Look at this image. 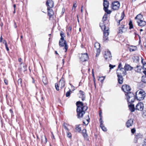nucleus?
<instances>
[{
	"instance_id": "obj_1",
	"label": "nucleus",
	"mask_w": 146,
	"mask_h": 146,
	"mask_svg": "<svg viewBox=\"0 0 146 146\" xmlns=\"http://www.w3.org/2000/svg\"><path fill=\"white\" fill-rule=\"evenodd\" d=\"M76 105L77 106L76 111L78 118L82 117L85 113V111L87 110L88 107L84 105L83 103L80 101L77 102Z\"/></svg>"
},
{
	"instance_id": "obj_2",
	"label": "nucleus",
	"mask_w": 146,
	"mask_h": 146,
	"mask_svg": "<svg viewBox=\"0 0 146 146\" xmlns=\"http://www.w3.org/2000/svg\"><path fill=\"white\" fill-rule=\"evenodd\" d=\"M136 98L138 100H143L146 96L145 92L142 90H138L135 93Z\"/></svg>"
},
{
	"instance_id": "obj_3",
	"label": "nucleus",
	"mask_w": 146,
	"mask_h": 146,
	"mask_svg": "<svg viewBox=\"0 0 146 146\" xmlns=\"http://www.w3.org/2000/svg\"><path fill=\"white\" fill-rule=\"evenodd\" d=\"M125 95L126 96L128 104H132L134 102L135 98V96L134 94L131 92H129V93L125 94Z\"/></svg>"
},
{
	"instance_id": "obj_4",
	"label": "nucleus",
	"mask_w": 146,
	"mask_h": 146,
	"mask_svg": "<svg viewBox=\"0 0 146 146\" xmlns=\"http://www.w3.org/2000/svg\"><path fill=\"white\" fill-rule=\"evenodd\" d=\"M59 45L60 47L64 46L63 49L65 50V52H66L68 48V45L66 42V40L63 38H61L59 42Z\"/></svg>"
},
{
	"instance_id": "obj_5",
	"label": "nucleus",
	"mask_w": 146,
	"mask_h": 146,
	"mask_svg": "<svg viewBox=\"0 0 146 146\" xmlns=\"http://www.w3.org/2000/svg\"><path fill=\"white\" fill-rule=\"evenodd\" d=\"M104 0V9L105 11L108 14H110L111 11L109 10H108V8L109 6V3L107 1V0Z\"/></svg>"
},
{
	"instance_id": "obj_6",
	"label": "nucleus",
	"mask_w": 146,
	"mask_h": 146,
	"mask_svg": "<svg viewBox=\"0 0 146 146\" xmlns=\"http://www.w3.org/2000/svg\"><path fill=\"white\" fill-rule=\"evenodd\" d=\"M117 75L124 76L126 74V72L124 69V68H121L120 69H118L117 70Z\"/></svg>"
},
{
	"instance_id": "obj_7",
	"label": "nucleus",
	"mask_w": 146,
	"mask_h": 146,
	"mask_svg": "<svg viewBox=\"0 0 146 146\" xmlns=\"http://www.w3.org/2000/svg\"><path fill=\"white\" fill-rule=\"evenodd\" d=\"M104 57L106 60L108 61L110 60L111 59V56L110 52L109 51L105 52Z\"/></svg>"
},
{
	"instance_id": "obj_8",
	"label": "nucleus",
	"mask_w": 146,
	"mask_h": 146,
	"mask_svg": "<svg viewBox=\"0 0 146 146\" xmlns=\"http://www.w3.org/2000/svg\"><path fill=\"white\" fill-rule=\"evenodd\" d=\"M80 60L83 62L86 61L88 59V56L86 53L84 54H81L79 56Z\"/></svg>"
},
{
	"instance_id": "obj_9",
	"label": "nucleus",
	"mask_w": 146,
	"mask_h": 146,
	"mask_svg": "<svg viewBox=\"0 0 146 146\" xmlns=\"http://www.w3.org/2000/svg\"><path fill=\"white\" fill-rule=\"evenodd\" d=\"M122 89L126 94L129 93V92H128L131 90L130 86L129 85L126 84L123 85L122 86Z\"/></svg>"
},
{
	"instance_id": "obj_10",
	"label": "nucleus",
	"mask_w": 146,
	"mask_h": 146,
	"mask_svg": "<svg viewBox=\"0 0 146 146\" xmlns=\"http://www.w3.org/2000/svg\"><path fill=\"white\" fill-rule=\"evenodd\" d=\"M144 106L143 104L141 102L139 103L136 106L135 110L142 111L143 110Z\"/></svg>"
},
{
	"instance_id": "obj_11",
	"label": "nucleus",
	"mask_w": 146,
	"mask_h": 146,
	"mask_svg": "<svg viewBox=\"0 0 146 146\" xmlns=\"http://www.w3.org/2000/svg\"><path fill=\"white\" fill-rule=\"evenodd\" d=\"M109 29L108 27H107V28L106 29L104 30V36L103 38L104 40V41H106L108 40V35H109V33L108 32Z\"/></svg>"
},
{
	"instance_id": "obj_12",
	"label": "nucleus",
	"mask_w": 146,
	"mask_h": 146,
	"mask_svg": "<svg viewBox=\"0 0 146 146\" xmlns=\"http://www.w3.org/2000/svg\"><path fill=\"white\" fill-rule=\"evenodd\" d=\"M120 4L118 1H115L112 3V8L114 10H117Z\"/></svg>"
},
{
	"instance_id": "obj_13",
	"label": "nucleus",
	"mask_w": 146,
	"mask_h": 146,
	"mask_svg": "<svg viewBox=\"0 0 146 146\" xmlns=\"http://www.w3.org/2000/svg\"><path fill=\"white\" fill-rule=\"evenodd\" d=\"M46 3L48 7V10H49V8H52L54 7V3L52 0H47Z\"/></svg>"
},
{
	"instance_id": "obj_14",
	"label": "nucleus",
	"mask_w": 146,
	"mask_h": 146,
	"mask_svg": "<svg viewBox=\"0 0 146 146\" xmlns=\"http://www.w3.org/2000/svg\"><path fill=\"white\" fill-rule=\"evenodd\" d=\"M94 46L96 48V55H99L100 50V44L96 42Z\"/></svg>"
},
{
	"instance_id": "obj_15",
	"label": "nucleus",
	"mask_w": 146,
	"mask_h": 146,
	"mask_svg": "<svg viewBox=\"0 0 146 146\" xmlns=\"http://www.w3.org/2000/svg\"><path fill=\"white\" fill-rule=\"evenodd\" d=\"M137 22L138 25L140 27L144 26L146 25V22L142 20H137Z\"/></svg>"
},
{
	"instance_id": "obj_16",
	"label": "nucleus",
	"mask_w": 146,
	"mask_h": 146,
	"mask_svg": "<svg viewBox=\"0 0 146 146\" xmlns=\"http://www.w3.org/2000/svg\"><path fill=\"white\" fill-rule=\"evenodd\" d=\"M65 85V82L64 80V78L63 77H62L61 79L60 80L59 86H60L61 88H62Z\"/></svg>"
},
{
	"instance_id": "obj_17",
	"label": "nucleus",
	"mask_w": 146,
	"mask_h": 146,
	"mask_svg": "<svg viewBox=\"0 0 146 146\" xmlns=\"http://www.w3.org/2000/svg\"><path fill=\"white\" fill-rule=\"evenodd\" d=\"M133 119H129L126 122V126L127 127L131 126L133 124Z\"/></svg>"
},
{
	"instance_id": "obj_18",
	"label": "nucleus",
	"mask_w": 146,
	"mask_h": 146,
	"mask_svg": "<svg viewBox=\"0 0 146 146\" xmlns=\"http://www.w3.org/2000/svg\"><path fill=\"white\" fill-rule=\"evenodd\" d=\"M119 33L122 34V33L125 32L126 31V29L124 27V25H123L121 26V27H119Z\"/></svg>"
},
{
	"instance_id": "obj_19",
	"label": "nucleus",
	"mask_w": 146,
	"mask_h": 146,
	"mask_svg": "<svg viewBox=\"0 0 146 146\" xmlns=\"http://www.w3.org/2000/svg\"><path fill=\"white\" fill-rule=\"evenodd\" d=\"M124 69L126 71H130L133 69V68L128 64H125L124 68Z\"/></svg>"
},
{
	"instance_id": "obj_20",
	"label": "nucleus",
	"mask_w": 146,
	"mask_h": 146,
	"mask_svg": "<svg viewBox=\"0 0 146 146\" xmlns=\"http://www.w3.org/2000/svg\"><path fill=\"white\" fill-rule=\"evenodd\" d=\"M79 97L82 98V101H84L85 99V96L84 92L81 90H80L79 91Z\"/></svg>"
},
{
	"instance_id": "obj_21",
	"label": "nucleus",
	"mask_w": 146,
	"mask_h": 146,
	"mask_svg": "<svg viewBox=\"0 0 146 146\" xmlns=\"http://www.w3.org/2000/svg\"><path fill=\"white\" fill-rule=\"evenodd\" d=\"M123 75H117L118 78V80L119 84H121L123 83V78L122 77Z\"/></svg>"
},
{
	"instance_id": "obj_22",
	"label": "nucleus",
	"mask_w": 146,
	"mask_h": 146,
	"mask_svg": "<svg viewBox=\"0 0 146 146\" xmlns=\"http://www.w3.org/2000/svg\"><path fill=\"white\" fill-rule=\"evenodd\" d=\"M69 125H68L66 123H64L62 124V128L63 129H65L66 131L67 132L69 131V129H68V127Z\"/></svg>"
},
{
	"instance_id": "obj_23",
	"label": "nucleus",
	"mask_w": 146,
	"mask_h": 146,
	"mask_svg": "<svg viewBox=\"0 0 146 146\" xmlns=\"http://www.w3.org/2000/svg\"><path fill=\"white\" fill-rule=\"evenodd\" d=\"M132 104H128V106L131 112H133L135 111V108H134V105Z\"/></svg>"
},
{
	"instance_id": "obj_24",
	"label": "nucleus",
	"mask_w": 146,
	"mask_h": 146,
	"mask_svg": "<svg viewBox=\"0 0 146 146\" xmlns=\"http://www.w3.org/2000/svg\"><path fill=\"white\" fill-rule=\"evenodd\" d=\"M90 119V118L89 117V115L86 117V119L85 120H84L83 121V123L85 125H87L89 123V120Z\"/></svg>"
},
{
	"instance_id": "obj_25",
	"label": "nucleus",
	"mask_w": 146,
	"mask_h": 146,
	"mask_svg": "<svg viewBox=\"0 0 146 146\" xmlns=\"http://www.w3.org/2000/svg\"><path fill=\"white\" fill-rule=\"evenodd\" d=\"M124 12H123L121 14V19H117V22L118 23V25H119L120 22L122 21V20L123 19L124 17Z\"/></svg>"
},
{
	"instance_id": "obj_26",
	"label": "nucleus",
	"mask_w": 146,
	"mask_h": 146,
	"mask_svg": "<svg viewBox=\"0 0 146 146\" xmlns=\"http://www.w3.org/2000/svg\"><path fill=\"white\" fill-rule=\"evenodd\" d=\"M143 18V16L140 14L138 15L135 18V19L137 20H141V19Z\"/></svg>"
},
{
	"instance_id": "obj_27",
	"label": "nucleus",
	"mask_w": 146,
	"mask_h": 146,
	"mask_svg": "<svg viewBox=\"0 0 146 146\" xmlns=\"http://www.w3.org/2000/svg\"><path fill=\"white\" fill-rule=\"evenodd\" d=\"M100 127H101L102 129L104 131H106L107 130V129L104 126L103 124V121H101L100 124Z\"/></svg>"
},
{
	"instance_id": "obj_28",
	"label": "nucleus",
	"mask_w": 146,
	"mask_h": 146,
	"mask_svg": "<svg viewBox=\"0 0 146 146\" xmlns=\"http://www.w3.org/2000/svg\"><path fill=\"white\" fill-rule=\"evenodd\" d=\"M82 134L85 138H87V135L86 133V129H84L82 131Z\"/></svg>"
},
{
	"instance_id": "obj_29",
	"label": "nucleus",
	"mask_w": 146,
	"mask_h": 146,
	"mask_svg": "<svg viewBox=\"0 0 146 146\" xmlns=\"http://www.w3.org/2000/svg\"><path fill=\"white\" fill-rule=\"evenodd\" d=\"M141 66H137V67L135 68V70L137 72H141Z\"/></svg>"
},
{
	"instance_id": "obj_30",
	"label": "nucleus",
	"mask_w": 146,
	"mask_h": 146,
	"mask_svg": "<svg viewBox=\"0 0 146 146\" xmlns=\"http://www.w3.org/2000/svg\"><path fill=\"white\" fill-rule=\"evenodd\" d=\"M42 142L44 143H46L47 141V139L45 136L44 135L42 136Z\"/></svg>"
},
{
	"instance_id": "obj_31",
	"label": "nucleus",
	"mask_w": 146,
	"mask_h": 146,
	"mask_svg": "<svg viewBox=\"0 0 146 146\" xmlns=\"http://www.w3.org/2000/svg\"><path fill=\"white\" fill-rule=\"evenodd\" d=\"M100 26L102 30L103 29L104 30L106 29L107 28V27H106V26L104 25L103 23H101L100 24Z\"/></svg>"
},
{
	"instance_id": "obj_32",
	"label": "nucleus",
	"mask_w": 146,
	"mask_h": 146,
	"mask_svg": "<svg viewBox=\"0 0 146 146\" xmlns=\"http://www.w3.org/2000/svg\"><path fill=\"white\" fill-rule=\"evenodd\" d=\"M42 81L44 85L47 84L48 82L47 78L45 77H43L42 80Z\"/></svg>"
},
{
	"instance_id": "obj_33",
	"label": "nucleus",
	"mask_w": 146,
	"mask_h": 146,
	"mask_svg": "<svg viewBox=\"0 0 146 146\" xmlns=\"http://www.w3.org/2000/svg\"><path fill=\"white\" fill-rule=\"evenodd\" d=\"M48 14L50 16H51L53 15L54 14L53 11L52 10H48Z\"/></svg>"
},
{
	"instance_id": "obj_34",
	"label": "nucleus",
	"mask_w": 146,
	"mask_h": 146,
	"mask_svg": "<svg viewBox=\"0 0 146 146\" xmlns=\"http://www.w3.org/2000/svg\"><path fill=\"white\" fill-rule=\"evenodd\" d=\"M143 69L145 70L143 71V72L146 76V63L143 64Z\"/></svg>"
},
{
	"instance_id": "obj_35",
	"label": "nucleus",
	"mask_w": 146,
	"mask_h": 146,
	"mask_svg": "<svg viewBox=\"0 0 146 146\" xmlns=\"http://www.w3.org/2000/svg\"><path fill=\"white\" fill-rule=\"evenodd\" d=\"M22 82V79L21 78L19 79L17 81L19 85H20L21 86H22L21 83Z\"/></svg>"
},
{
	"instance_id": "obj_36",
	"label": "nucleus",
	"mask_w": 146,
	"mask_h": 146,
	"mask_svg": "<svg viewBox=\"0 0 146 146\" xmlns=\"http://www.w3.org/2000/svg\"><path fill=\"white\" fill-rule=\"evenodd\" d=\"M70 92H71L70 90L69 91H68L66 93V97H69L70 94Z\"/></svg>"
},
{
	"instance_id": "obj_37",
	"label": "nucleus",
	"mask_w": 146,
	"mask_h": 146,
	"mask_svg": "<svg viewBox=\"0 0 146 146\" xmlns=\"http://www.w3.org/2000/svg\"><path fill=\"white\" fill-rule=\"evenodd\" d=\"M76 130L78 132H80L81 130L80 127L79 126H76Z\"/></svg>"
},
{
	"instance_id": "obj_38",
	"label": "nucleus",
	"mask_w": 146,
	"mask_h": 146,
	"mask_svg": "<svg viewBox=\"0 0 146 146\" xmlns=\"http://www.w3.org/2000/svg\"><path fill=\"white\" fill-rule=\"evenodd\" d=\"M115 66V65H113L111 64H110L109 66V67L110 68V70H111Z\"/></svg>"
},
{
	"instance_id": "obj_39",
	"label": "nucleus",
	"mask_w": 146,
	"mask_h": 146,
	"mask_svg": "<svg viewBox=\"0 0 146 146\" xmlns=\"http://www.w3.org/2000/svg\"><path fill=\"white\" fill-rule=\"evenodd\" d=\"M129 28L131 29L133 28V26L132 22L131 21L129 22Z\"/></svg>"
},
{
	"instance_id": "obj_40",
	"label": "nucleus",
	"mask_w": 146,
	"mask_h": 146,
	"mask_svg": "<svg viewBox=\"0 0 146 146\" xmlns=\"http://www.w3.org/2000/svg\"><path fill=\"white\" fill-rule=\"evenodd\" d=\"M55 88H56V90L58 91L59 89V88H58L59 86L58 85V84H55Z\"/></svg>"
},
{
	"instance_id": "obj_41",
	"label": "nucleus",
	"mask_w": 146,
	"mask_h": 146,
	"mask_svg": "<svg viewBox=\"0 0 146 146\" xmlns=\"http://www.w3.org/2000/svg\"><path fill=\"white\" fill-rule=\"evenodd\" d=\"M107 18V15H104L103 18V20L104 21L106 20Z\"/></svg>"
},
{
	"instance_id": "obj_42",
	"label": "nucleus",
	"mask_w": 146,
	"mask_h": 146,
	"mask_svg": "<svg viewBox=\"0 0 146 146\" xmlns=\"http://www.w3.org/2000/svg\"><path fill=\"white\" fill-rule=\"evenodd\" d=\"M60 35L61 36V38H63L64 39L63 36H64V33L62 32H61L60 33Z\"/></svg>"
},
{
	"instance_id": "obj_43",
	"label": "nucleus",
	"mask_w": 146,
	"mask_h": 146,
	"mask_svg": "<svg viewBox=\"0 0 146 146\" xmlns=\"http://www.w3.org/2000/svg\"><path fill=\"white\" fill-rule=\"evenodd\" d=\"M67 136L68 137L70 138L71 137V133H67Z\"/></svg>"
},
{
	"instance_id": "obj_44",
	"label": "nucleus",
	"mask_w": 146,
	"mask_h": 146,
	"mask_svg": "<svg viewBox=\"0 0 146 146\" xmlns=\"http://www.w3.org/2000/svg\"><path fill=\"white\" fill-rule=\"evenodd\" d=\"M136 49V48L135 47V49H133L132 48H130L129 49V50L130 52L131 51H135Z\"/></svg>"
},
{
	"instance_id": "obj_45",
	"label": "nucleus",
	"mask_w": 146,
	"mask_h": 146,
	"mask_svg": "<svg viewBox=\"0 0 146 146\" xmlns=\"http://www.w3.org/2000/svg\"><path fill=\"white\" fill-rule=\"evenodd\" d=\"M135 131V130L134 129H131V133H134Z\"/></svg>"
},
{
	"instance_id": "obj_46",
	"label": "nucleus",
	"mask_w": 146,
	"mask_h": 146,
	"mask_svg": "<svg viewBox=\"0 0 146 146\" xmlns=\"http://www.w3.org/2000/svg\"><path fill=\"white\" fill-rule=\"evenodd\" d=\"M70 85L71 86L72 88V91L75 90L74 87L71 84H70Z\"/></svg>"
},
{
	"instance_id": "obj_47",
	"label": "nucleus",
	"mask_w": 146,
	"mask_h": 146,
	"mask_svg": "<svg viewBox=\"0 0 146 146\" xmlns=\"http://www.w3.org/2000/svg\"><path fill=\"white\" fill-rule=\"evenodd\" d=\"M122 66V65L121 63H120L118 66V69H120L121 68Z\"/></svg>"
},
{
	"instance_id": "obj_48",
	"label": "nucleus",
	"mask_w": 146,
	"mask_h": 146,
	"mask_svg": "<svg viewBox=\"0 0 146 146\" xmlns=\"http://www.w3.org/2000/svg\"><path fill=\"white\" fill-rule=\"evenodd\" d=\"M4 82L6 85L8 84V81L5 79L4 80Z\"/></svg>"
},
{
	"instance_id": "obj_49",
	"label": "nucleus",
	"mask_w": 146,
	"mask_h": 146,
	"mask_svg": "<svg viewBox=\"0 0 146 146\" xmlns=\"http://www.w3.org/2000/svg\"><path fill=\"white\" fill-rule=\"evenodd\" d=\"M76 7H77V5H76V3H74V5H73V7H74L75 8Z\"/></svg>"
},
{
	"instance_id": "obj_50",
	"label": "nucleus",
	"mask_w": 146,
	"mask_h": 146,
	"mask_svg": "<svg viewBox=\"0 0 146 146\" xmlns=\"http://www.w3.org/2000/svg\"><path fill=\"white\" fill-rule=\"evenodd\" d=\"M144 144L143 145V146H146V139H145L144 140Z\"/></svg>"
},
{
	"instance_id": "obj_51",
	"label": "nucleus",
	"mask_w": 146,
	"mask_h": 146,
	"mask_svg": "<svg viewBox=\"0 0 146 146\" xmlns=\"http://www.w3.org/2000/svg\"><path fill=\"white\" fill-rule=\"evenodd\" d=\"M146 77L145 78H146V80H145L146 81H145V80H144L143 78H142V81L144 83H145L146 82Z\"/></svg>"
},
{
	"instance_id": "obj_52",
	"label": "nucleus",
	"mask_w": 146,
	"mask_h": 146,
	"mask_svg": "<svg viewBox=\"0 0 146 146\" xmlns=\"http://www.w3.org/2000/svg\"><path fill=\"white\" fill-rule=\"evenodd\" d=\"M2 40L3 38L2 36H1V38H0V42H2Z\"/></svg>"
},
{
	"instance_id": "obj_53",
	"label": "nucleus",
	"mask_w": 146,
	"mask_h": 146,
	"mask_svg": "<svg viewBox=\"0 0 146 146\" xmlns=\"http://www.w3.org/2000/svg\"><path fill=\"white\" fill-rule=\"evenodd\" d=\"M104 78V79L102 80H101V82H103V80L104 79L105 77H100V78Z\"/></svg>"
},
{
	"instance_id": "obj_54",
	"label": "nucleus",
	"mask_w": 146,
	"mask_h": 146,
	"mask_svg": "<svg viewBox=\"0 0 146 146\" xmlns=\"http://www.w3.org/2000/svg\"><path fill=\"white\" fill-rule=\"evenodd\" d=\"M139 136V135H137L135 137V138H136V139H137V138H138L139 137H138V136Z\"/></svg>"
},
{
	"instance_id": "obj_55",
	"label": "nucleus",
	"mask_w": 146,
	"mask_h": 146,
	"mask_svg": "<svg viewBox=\"0 0 146 146\" xmlns=\"http://www.w3.org/2000/svg\"><path fill=\"white\" fill-rule=\"evenodd\" d=\"M55 54H57V55H59V54H58V53L57 52V51H55Z\"/></svg>"
},
{
	"instance_id": "obj_56",
	"label": "nucleus",
	"mask_w": 146,
	"mask_h": 146,
	"mask_svg": "<svg viewBox=\"0 0 146 146\" xmlns=\"http://www.w3.org/2000/svg\"><path fill=\"white\" fill-rule=\"evenodd\" d=\"M83 7V6H82L81 7V11L82 13L83 12V10H82V8Z\"/></svg>"
},
{
	"instance_id": "obj_57",
	"label": "nucleus",
	"mask_w": 146,
	"mask_h": 146,
	"mask_svg": "<svg viewBox=\"0 0 146 146\" xmlns=\"http://www.w3.org/2000/svg\"><path fill=\"white\" fill-rule=\"evenodd\" d=\"M5 46L6 48L8 47V46L7 43H5Z\"/></svg>"
},
{
	"instance_id": "obj_58",
	"label": "nucleus",
	"mask_w": 146,
	"mask_h": 146,
	"mask_svg": "<svg viewBox=\"0 0 146 146\" xmlns=\"http://www.w3.org/2000/svg\"><path fill=\"white\" fill-rule=\"evenodd\" d=\"M92 74L93 76V77H94V71H93V69L92 70Z\"/></svg>"
},
{
	"instance_id": "obj_59",
	"label": "nucleus",
	"mask_w": 146,
	"mask_h": 146,
	"mask_svg": "<svg viewBox=\"0 0 146 146\" xmlns=\"http://www.w3.org/2000/svg\"><path fill=\"white\" fill-rule=\"evenodd\" d=\"M13 7H14V9H15V7H16V5L15 4H14L13 5Z\"/></svg>"
},
{
	"instance_id": "obj_60",
	"label": "nucleus",
	"mask_w": 146,
	"mask_h": 146,
	"mask_svg": "<svg viewBox=\"0 0 146 146\" xmlns=\"http://www.w3.org/2000/svg\"><path fill=\"white\" fill-rule=\"evenodd\" d=\"M3 43H4L5 44V43H7V42H6L5 40H3Z\"/></svg>"
},
{
	"instance_id": "obj_61",
	"label": "nucleus",
	"mask_w": 146,
	"mask_h": 146,
	"mask_svg": "<svg viewBox=\"0 0 146 146\" xmlns=\"http://www.w3.org/2000/svg\"><path fill=\"white\" fill-rule=\"evenodd\" d=\"M14 27L15 28H16L17 27V26L16 25V23H15Z\"/></svg>"
},
{
	"instance_id": "obj_62",
	"label": "nucleus",
	"mask_w": 146,
	"mask_h": 146,
	"mask_svg": "<svg viewBox=\"0 0 146 146\" xmlns=\"http://www.w3.org/2000/svg\"><path fill=\"white\" fill-rule=\"evenodd\" d=\"M6 49L7 50V51H9V50L8 47H6Z\"/></svg>"
},
{
	"instance_id": "obj_63",
	"label": "nucleus",
	"mask_w": 146,
	"mask_h": 146,
	"mask_svg": "<svg viewBox=\"0 0 146 146\" xmlns=\"http://www.w3.org/2000/svg\"><path fill=\"white\" fill-rule=\"evenodd\" d=\"M21 58H19V61L20 62H21Z\"/></svg>"
},
{
	"instance_id": "obj_64",
	"label": "nucleus",
	"mask_w": 146,
	"mask_h": 146,
	"mask_svg": "<svg viewBox=\"0 0 146 146\" xmlns=\"http://www.w3.org/2000/svg\"><path fill=\"white\" fill-rule=\"evenodd\" d=\"M103 121L102 120V118L101 117H100V123L101 122V121Z\"/></svg>"
}]
</instances>
